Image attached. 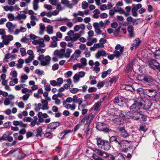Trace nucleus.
Wrapping results in <instances>:
<instances>
[{
  "instance_id": "1",
  "label": "nucleus",
  "mask_w": 160,
  "mask_h": 160,
  "mask_svg": "<svg viewBox=\"0 0 160 160\" xmlns=\"http://www.w3.org/2000/svg\"><path fill=\"white\" fill-rule=\"evenodd\" d=\"M144 101L142 98L135 101L134 103L130 107V109L131 113L139 111L140 109L144 102Z\"/></svg>"
},
{
  "instance_id": "2",
  "label": "nucleus",
  "mask_w": 160,
  "mask_h": 160,
  "mask_svg": "<svg viewBox=\"0 0 160 160\" xmlns=\"http://www.w3.org/2000/svg\"><path fill=\"white\" fill-rule=\"evenodd\" d=\"M38 59L40 62V65L42 66H48L50 64L51 58L47 55L44 57L43 55H40L38 57Z\"/></svg>"
},
{
  "instance_id": "3",
  "label": "nucleus",
  "mask_w": 160,
  "mask_h": 160,
  "mask_svg": "<svg viewBox=\"0 0 160 160\" xmlns=\"http://www.w3.org/2000/svg\"><path fill=\"white\" fill-rule=\"evenodd\" d=\"M41 102L42 104L39 103L36 106L34 109L35 111L38 112L40 109L43 110H48L49 109V107L48 106V102L47 101V100L43 99L42 100Z\"/></svg>"
},
{
  "instance_id": "4",
  "label": "nucleus",
  "mask_w": 160,
  "mask_h": 160,
  "mask_svg": "<svg viewBox=\"0 0 160 160\" xmlns=\"http://www.w3.org/2000/svg\"><path fill=\"white\" fill-rule=\"evenodd\" d=\"M130 141L128 140H121L118 148L122 151L127 152L128 149L130 148Z\"/></svg>"
},
{
  "instance_id": "5",
  "label": "nucleus",
  "mask_w": 160,
  "mask_h": 160,
  "mask_svg": "<svg viewBox=\"0 0 160 160\" xmlns=\"http://www.w3.org/2000/svg\"><path fill=\"white\" fill-rule=\"evenodd\" d=\"M130 117L137 120L141 119L145 120V116L142 114V112H139V111L131 113Z\"/></svg>"
},
{
  "instance_id": "6",
  "label": "nucleus",
  "mask_w": 160,
  "mask_h": 160,
  "mask_svg": "<svg viewBox=\"0 0 160 160\" xmlns=\"http://www.w3.org/2000/svg\"><path fill=\"white\" fill-rule=\"evenodd\" d=\"M117 129L121 137L126 138L129 136V134L125 130L124 127H118Z\"/></svg>"
},
{
  "instance_id": "7",
  "label": "nucleus",
  "mask_w": 160,
  "mask_h": 160,
  "mask_svg": "<svg viewBox=\"0 0 160 160\" xmlns=\"http://www.w3.org/2000/svg\"><path fill=\"white\" fill-rule=\"evenodd\" d=\"M144 94L148 96L150 98H155L157 95L156 91L153 89H146Z\"/></svg>"
},
{
  "instance_id": "8",
  "label": "nucleus",
  "mask_w": 160,
  "mask_h": 160,
  "mask_svg": "<svg viewBox=\"0 0 160 160\" xmlns=\"http://www.w3.org/2000/svg\"><path fill=\"white\" fill-rule=\"evenodd\" d=\"M149 67L154 69H157L160 71V65L155 60H151L149 62Z\"/></svg>"
},
{
  "instance_id": "9",
  "label": "nucleus",
  "mask_w": 160,
  "mask_h": 160,
  "mask_svg": "<svg viewBox=\"0 0 160 160\" xmlns=\"http://www.w3.org/2000/svg\"><path fill=\"white\" fill-rule=\"evenodd\" d=\"M110 160H125L124 156L121 153H114V155L111 154Z\"/></svg>"
},
{
  "instance_id": "10",
  "label": "nucleus",
  "mask_w": 160,
  "mask_h": 160,
  "mask_svg": "<svg viewBox=\"0 0 160 160\" xmlns=\"http://www.w3.org/2000/svg\"><path fill=\"white\" fill-rule=\"evenodd\" d=\"M1 39L2 40V42L4 45H8L10 41L13 40V37L12 35H3L2 36Z\"/></svg>"
},
{
  "instance_id": "11",
  "label": "nucleus",
  "mask_w": 160,
  "mask_h": 160,
  "mask_svg": "<svg viewBox=\"0 0 160 160\" xmlns=\"http://www.w3.org/2000/svg\"><path fill=\"white\" fill-rule=\"evenodd\" d=\"M119 110L117 108L110 109L108 112V114L111 117H118Z\"/></svg>"
},
{
  "instance_id": "12",
  "label": "nucleus",
  "mask_w": 160,
  "mask_h": 160,
  "mask_svg": "<svg viewBox=\"0 0 160 160\" xmlns=\"http://www.w3.org/2000/svg\"><path fill=\"white\" fill-rule=\"evenodd\" d=\"M131 115V112H127L125 111H121L120 112H119L118 116L120 117L124 118L126 119H129L130 116Z\"/></svg>"
},
{
  "instance_id": "13",
  "label": "nucleus",
  "mask_w": 160,
  "mask_h": 160,
  "mask_svg": "<svg viewBox=\"0 0 160 160\" xmlns=\"http://www.w3.org/2000/svg\"><path fill=\"white\" fill-rule=\"evenodd\" d=\"M73 132L72 130H68L64 131L63 132H61L59 133L58 135V137L59 138L62 140L65 138L66 135L69 133H72Z\"/></svg>"
},
{
  "instance_id": "14",
  "label": "nucleus",
  "mask_w": 160,
  "mask_h": 160,
  "mask_svg": "<svg viewBox=\"0 0 160 160\" xmlns=\"http://www.w3.org/2000/svg\"><path fill=\"white\" fill-rule=\"evenodd\" d=\"M65 52V50L64 49H62L60 50H57L54 51V54L62 58L64 57Z\"/></svg>"
},
{
  "instance_id": "15",
  "label": "nucleus",
  "mask_w": 160,
  "mask_h": 160,
  "mask_svg": "<svg viewBox=\"0 0 160 160\" xmlns=\"http://www.w3.org/2000/svg\"><path fill=\"white\" fill-rule=\"evenodd\" d=\"M17 14L18 15L16 16V18L18 20L25 19L27 17L25 15L26 12L24 11L18 12H17Z\"/></svg>"
},
{
  "instance_id": "16",
  "label": "nucleus",
  "mask_w": 160,
  "mask_h": 160,
  "mask_svg": "<svg viewBox=\"0 0 160 160\" xmlns=\"http://www.w3.org/2000/svg\"><path fill=\"white\" fill-rule=\"evenodd\" d=\"M102 101L101 100H100L99 101L95 103L93 106L91 108L90 111H97L99 109V108L101 105Z\"/></svg>"
},
{
  "instance_id": "17",
  "label": "nucleus",
  "mask_w": 160,
  "mask_h": 160,
  "mask_svg": "<svg viewBox=\"0 0 160 160\" xmlns=\"http://www.w3.org/2000/svg\"><path fill=\"white\" fill-rule=\"evenodd\" d=\"M141 80L143 82L148 83H152L153 82V78L150 76H145Z\"/></svg>"
},
{
  "instance_id": "18",
  "label": "nucleus",
  "mask_w": 160,
  "mask_h": 160,
  "mask_svg": "<svg viewBox=\"0 0 160 160\" xmlns=\"http://www.w3.org/2000/svg\"><path fill=\"white\" fill-rule=\"evenodd\" d=\"M113 102L114 104H118L119 106H122L125 103V102L123 101L121 98H120L118 97H116L113 100Z\"/></svg>"
},
{
  "instance_id": "19",
  "label": "nucleus",
  "mask_w": 160,
  "mask_h": 160,
  "mask_svg": "<svg viewBox=\"0 0 160 160\" xmlns=\"http://www.w3.org/2000/svg\"><path fill=\"white\" fill-rule=\"evenodd\" d=\"M107 53L105 51L102 49H100L95 54V57L99 59L101 56H106Z\"/></svg>"
},
{
  "instance_id": "20",
  "label": "nucleus",
  "mask_w": 160,
  "mask_h": 160,
  "mask_svg": "<svg viewBox=\"0 0 160 160\" xmlns=\"http://www.w3.org/2000/svg\"><path fill=\"white\" fill-rule=\"evenodd\" d=\"M103 123H98L97 125L96 128L100 131H103L106 132H108L109 131V129L108 128H103Z\"/></svg>"
},
{
  "instance_id": "21",
  "label": "nucleus",
  "mask_w": 160,
  "mask_h": 160,
  "mask_svg": "<svg viewBox=\"0 0 160 160\" xmlns=\"http://www.w3.org/2000/svg\"><path fill=\"white\" fill-rule=\"evenodd\" d=\"M127 30L129 33V36L131 38H134L135 36V34L134 33V28L133 26L129 25L128 27Z\"/></svg>"
},
{
  "instance_id": "22",
  "label": "nucleus",
  "mask_w": 160,
  "mask_h": 160,
  "mask_svg": "<svg viewBox=\"0 0 160 160\" xmlns=\"http://www.w3.org/2000/svg\"><path fill=\"white\" fill-rule=\"evenodd\" d=\"M111 148L110 143L108 141L105 140L103 142L102 148L105 151L108 150Z\"/></svg>"
},
{
  "instance_id": "23",
  "label": "nucleus",
  "mask_w": 160,
  "mask_h": 160,
  "mask_svg": "<svg viewBox=\"0 0 160 160\" xmlns=\"http://www.w3.org/2000/svg\"><path fill=\"white\" fill-rule=\"evenodd\" d=\"M81 53V51L80 50L78 49L76 50L71 56V59L74 58V60H77V58L80 57Z\"/></svg>"
},
{
  "instance_id": "24",
  "label": "nucleus",
  "mask_w": 160,
  "mask_h": 160,
  "mask_svg": "<svg viewBox=\"0 0 160 160\" xmlns=\"http://www.w3.org/2000/svg\"><path fill=\"white\" fill-rule=\"evenodd\" d=\"M60 123L58 122H53L48 125V128L51 129H55L57 127L59 126Z\"/></svg>"
},
{
  "instance_id": "25",
  "label": "nucleus",
  "mask_w": 160,
  "mask_h": 160,
  "mask_svg": "<svg viewBox=\"0 0 160 160\" xmlns=\"http://www.w3.org/2000/svg\"><path fill=\"white\" fill-rule=\"evenodd\" d=\"M6 26L8 28V32L9 33L13 32L14 27L11 22H8L6 24Z\"/></svg>"
},
{
  "instance_id": "26",
  "label": "nucleus",
  "mask_w": 160,
  "mask_h": 160,
  "mask_svg": "<svg viewBox=\"0 0 160 160\" xmlns=\"http://www.w3.org/2000/svg\"><path fill=\"white\" fill-rule=\"evenodd\" d=\"M124 50V47H122L119 51L118 50H115L113 52V54L116 58H118L122 54Z\"/></svg>"
},
{
  "instance_id": "27",
  "label": "nucleus",
  "mask_w": 160,
  "mask_h": 160,
  "mask_svg": "<svg viewBox=\"0 0 160 160\" xmlns=\"http://www.w3.org/2000/svg\"><path fill=\"white\" fill-rule=\"evenodd\" d=\"M80 36V35L78 33L73 34L72 37L71 36V41L72 42H75L79 39Z\"/></svg>"
},
{
  "instance_id": "28",
  "label": "nucleus",
  "mask_w": 160,
  "mask_h": 160,
  "mask_svg": "<svg viewBox=\"0 0 160 160\" xmlns=\"http://www.w3.org/2000/svg\"><path fill=\"white\" fill-rule=\"evenodd\" d=\"M88 119L87 116H86L81 120V122L82 123L85 124V125H87L88 126L91 123L89 122V121H88Z\"/></svg>"
},
{
  "instance_id": "29",
  "label": "nucleus",
  "mask_w": 160,
  "mask_h": 160,
  "mask_svg": "<svg viewBox=\"0 0 160 160\" xmlns=\"http://www.w3.org/2000/svg\"><path fill=\"white\" fill-rule=\"evenodd\" d=\"M3 8L6 11H10L11 12H12L15 10V8L12 6H6L3 7Z\"/></svg>"
},
{
  "instance_id": "30",
  "label": "nucleus",
  "mask_w": 160,
  "mask_h": 160,
  "mask_svg": "<svg viewBox=\"0 0 160 160\" xmlns=\"http://www.w3.org/2000/svg\"><path fill=\"white\" fill-rule=\"evenodd\" d=\"M96 139L98 146L102 148L103 142H104L105 140H102L100 138H97Z\"/></svg>"
},
{
  "instance_id": "31",
  "label": "nucleus",
  "mask_w": 160,
  "mask_h": 160,
  "mask_svg": "<svg viewBox=\"0 0 160 160\" xmlns=\"http://www.w3.org/2000/svg\"><path fill=\"white\" fill-rule=\"evenodd\" d=\"M18 63L16 64L17 68H21L24 62V60L20 58L18 60Z\"/></svg>"
},
{
  "instance_id": "32",
  "label": "nucleus",
  "mask_w": 160,
  "mask_h": 160,
  "mask_svg": "<svg viewBox=\"0 0 160 160\" xmlns=\"http://www.w3.org/2000/svg\"><path fill=\"white\" fill-rule=\"evenodd\" d=\"M65 107L66 109H70L72 111L74 110L76 108V105L74 104L72 105L70 104H67L65 105Z\"/></svg>"
},
{
  "instance_id": "33",
  "label": "nucleus",
  "mask_w": 160,
  "mask_h": 160,
  "mask_svg": "<svg viewBox=\"0 0 160 160\" xmlns=\"http://www.w3.org/2000/svg\"><path fill=\"white\" fill-rule=\"evenodd\" d=\"M94 95H95V94L93 93L90 94H87L84 96V99L86 100H91L92 99Z\"/></svg>"
},
{
  "instance_id": "34",
  "label": "nucleus",
  "mask_w": 160,
  "mask_h": 160,
  "mask_svg": "<svg viewBox=\"0 0 160 160\" xmlns=\"http://www.w3.org/2000/svg\"><path fill=\"white\" fill-rule=\"evenodd\" d=\"M10 79L12 80L9 82V85L11 86H14L15 84H17L18 83V81L17 78H15L14 79L13 78H11Z\"/></svg>"
},
{
  "instance_id": "35",
  "label": "nucleus",
  "mask_w": 160,
  "mask_h": 160,
  "mask_svg": "<svg viewBox=\"0 0 160 160\" xmlns=\"http://www.w3.org/2000/svg\"><path fill=\"white\" fill-rule=\"evenodd\" d=\"M47 33L49 34H51L53 33V27L51 25H48L47 27Z\"/></svg>"
},
{
  "instance_id": "36",
  "label": "nucleus",
  "mask_w": 160,
  "mask_h": 160,
  "mask_svg": "<svg viewBox=\"0 0 160 160\" xmlns=\"http://www.w3.org/2000/svg\"><path fill=\"white\" fill-rule=\"evenodd\" d=\"M12 132L10 131L6 132L2 136L4 139V140L6 141L8 136L12 135Z\"/></svg>"
},
{
  "instance_id": "37",
  "label": "nucleus",
  "mask_w": 160,
  "mask_h": 160,
  "mask_svg": "<svg viewBox=\"0 0 160 160\" xmlns=\"http://www.w3.org/2000/svg\"><path fill=\"white\" fill-rule=\"evenodd\" d=\"M37 133L36 134V137L39 136L41 137L42 136V129L41 127H39L37 130Z\"/></svg>"
},
{
  "instance_id": "38",
  "label": "nucleus",
  "mask_w": 160,
  "mask_h": 160,
  "mask_svg": "<svg viewBox=\"0 0 160 160\" xmlns=\"http://www.w3.org/2000/svg\"><path fill=\"white\" fill-rule=\"evenodd\" d=\"M72 50L71 49L67 48L66 49V52H65L64 57L66 58H68L69 57L70 53L72 52Z\"/></svg>"
},
{
  "instance_id": "39",
  "label": "nucleus",
  "mask_w": 160,
  "mask_h": 160,
  "mask_svg": "<svg viewBox=\"0 0 160 160\" xmlns=\"http://www.w3.org/2000/svg\"><path fill=\"white\" fill-rule=\"evenodd\" d=\"M39 26L40 30L39 33L41 34H43V32L45 30V25L44 24L42 23H40L39 24Z\"/></svg>"
},
{
  "instance_id": "40",
  "label": "nucleus",
  "mask_w": 160,
  "mask_h": 160,
  "mask_svg": "<svg viewBox=\"0 0 160 160\" xmlns=\"http://www.w3.org/2000/svg\"><path fill=\"white\" fill-rule=\"evenodd\" d=\"M38 39V44L39 45V46L41 47H44L45 46V44L44 42V40L43 38L40 39L39 38Z\"/></svg>"
},
{
  "instance_id": "41",
  "label": "nucleus",
  "mask_w": 160,
  "mask_h": 160,
  "mask_svg": "<svg viewBox=\"0 0 160 160\" xmlns=\"http://www.w3.org/2000/svg\"><path fill=\"white\" fill-rule=\"evenodd\" d=\"M95 117V115H94L92 113H90L88 116H87V118H88V120L89 121V122L91 123L92 121L94 118Z\"/></svg>"
},
{
  "instance_id": "42",
  "label": "nucleus",
  "mask_w": 160,
  "mask_h": 160,
  "mask_svg": "<svg viewBox=\"0 0 160 160\" xmlns=\"http://www.w3.org/2000/svg\"><path fill=\"white\" fill-rule=\"evenodd\" d=\"M38 116L39 119L40 118H41L42 116L44 118H46L48 117V115L47 113H42V112H39L38 113Z\"/></svg>"
},
{
  "instance_id": "43",
  "label": "nucleus",
  "mask_w": 160,
  "mask_h": 160,
  "mask_svg": "<svg viewBox=\"0 0 160 160\" xmlns=\"http://www.w3.org/2000/svg\"><path fill=\"white\" fill-rule=\"evenodd\" d=\"M9 104H10L12 106L13 105V103L11 102L10 100L6 98L4 101V104L5 106H8Z\"/></svg>"
},
{
  "instance_id": "44",
  "label": "nucleus",
  "mask_w": 160,
  "mask_h": 160,
  "mask_svg": "<svg viewBox=\"0 0 160 160\" xmlns=\"http://www.w3.org/2000/svg\"><path fill=\"white\" fill-rule=\"evenodd\" d=\"M34 58V56L33 55L30 56L28 58L26 59L25 60V62L26 63H30Z\"/></svg>"
},
{
  "instance_id": "45",
  "label": "nucleus",
  "mask_w": 160,
  "mask_h": 160,
  "mask_svg": "<svg viewBox=\"0 0 160 160\" xmlns=\"http://www.w3.org/2000/svg\"><path fill=\"white\" fill-rule=\"evenodd\" d=\"M36 48L37 50V52L39 53V54H42L45 51V50L44 49L41 48V47L40 46H37L36 47Z\"/></svg>"
},
{
  "instance_id": "46",
  "label": "nucleus",
  "mask_w": 160,
  "mask_h": 160,
  "mask_svg": "<svg viewBox=\"0 0 160 160\" xmlns=\"http://www.w3.org/2000/svg\"><path fill=\"white\" fill-rule=\"evenodd\" d=\"M132 65L128 64L127 65L126 69L125 71L127 73H128L132 71Z\"/></svg>"
},
{
  "instance_id": "47",
  "label": "nucleus",
  "mask_w": 160,
  "mask_h": 160,
  "mask_svg": "<svg viewBox=\"0 0 160 160\" xmlns=\"http://www.w3.org/2000/svg\"><path fill=\"white\" fill-rule=\"evenodd\" d=\"M145 89H143L142 88H139L137 89L136 91L140 95L142 94H144Z\"/></svg>"
},
{
  "instance_id": "48",
  "label": "nucleus",
  "mask_w": 160,
  "mask_h": 160,
  "mask_svg": "<svg viewBox=\"0 0 160 160\" xmlns=\"http://www.w3.org/2000/svg\"><path fill=\"white\" fill-rule=\"evenodd\" d=\"M114 142L116 146L118 148L121 142V141L119 139V138L117 137Z\"/></svg>"
},
{
  "instance_id": "49",
  "label": "nucleus",
  "mask_w": 160,
  "mask_h": 160,
  "mask_svg": "<svg viewBox=\"0 0 160 160\" xmlns=\"http://www.w3.org/2000/svg\"><path fill=\"white\" fill-rule=\"evenodd\" d=\"M80 62L82 65L85 67L87 65V60L85 58H82L80 59Z\"/></svg>"
},
{
  "instance_id": "50",
  "label": "nucleus",
  "mask_w": 160,
  "mask_h": 160,
  "mask_svg": "<svg viewBox=\"0 0 160 160\" xmlns=\"http://www.w3.org/2000/svg\"><path fill=\"white\" fill-rule=\"evenodd\" d=\"M88 6V3L86 1H83L82 3V9H87Z\"/></svg>"
},
{
  "instance_id": "51",
  "label": "nucleus",
  "mask_w": 160,
  "mask_h": 160,
  "mask_svg": "<svg viewBox=\"0 0 160 160\" xmlns=\"http://www.w3.org/2000/svg\"><path fill=\"white\" fill-rule=\"evenodd\" d=\"M28 79V76L27 75H24L22 76L21 77V80L22 83H24L26 80Z\"/></svg>"
},
{
  "instance_id": "52",
  "label": "nucleus",
  "mask_w": 160,
  "mask_h": 160,
  "mask_svg": "<svg viewBox=\"0 0 160 160\" xmlns=\"http://www.w3.org/2000/svg\"><path fill=\"white\" fill-rule=\"evenodd\" d=\"M117 79L118 78L116 77H115L112 78L109 77L108 78V82H111V83L112 84L113 83V82H116Z\"/></svg>"
},
{
  "instance_id": "53",
  "label": "nucleus",
  "mask_w": 160,
  "mask_h": 160,
  "mask_svg": "<svg viewBox=\"0 0 160 160\" xmlns=\"http://www.w3.org/2000/svg\"><path fill=\"white\" fill-rule=\"evenodd\" d=\"M57 86H60L63 83V79L61 78H59L57 79Z\"/></svg>"
},
{
  "instance_id": "54",
  "label": "nucleus",
  "mask_w": 160,
  "mask_h": 160,
  "mask_svg": "<svg viewBox=\"0 0 160 160\" xmlns=\"http://www.w3.org/2000/svg\"><path fill=\"white\" fill-rule=\"evenodd\" d=\"M7 17L9 19V21H13L14 19V15L12 13H8L7 15Z\"/></svg>"
},
{
  "instance_id": "55",
  "label": "nucleus",
  "mask_w": 160,
  "mask_h": 160,
  "mask_svg": "<svg viewBox=\"0 0 160 160\" xmlns=\"http://www.w3.org/2000/svg\"><path fill=\"white\" fill-rule=\"evenodd\" d=\"M20 51L21 53V55L23 57L26 55V50L24 48H21Z\"/></svg>"
},
{
  "instance_id": "56",
  "label": "nucleus",
  "mask_w": 160,
  "mask_h": 160,
  "mask_svg": "<svg viewBox=\"0 0 160 160\" xmlns=\"http://www.w3.org/2000/svg\"><path fill=\"white\" fill-rule=\"evenodd\" d=\"M80 77L77 74H76L73 77L74 82H78L79 80Z\"/></svg>"
},
{
  "instance_id": "57",
  "label": "nucleus",
  "mask_w": 160,
  "mask_h": 160,
  "mask_svg": "<svg viewBox=\"0 0 160 160\" xmlns=\"http://www.w3.org/2000/svg\"><path fill=\"white\" fill-rule=\"evenodd\" d=\"M135 43L136 44H135V48H137L140 45L141 41L138 38H137L135 39Z\"/></svg>"
},
{
  "instance_id": "58",
  "label": "nucleus",
  "mask_w": 160,
  "mask_h": 160,
  "mask_svg": "<svg viewBox=\"0 0 160 160\" xmlns=\"http://www.w3.org/2000/svg\"><path fill=\"white\" fill-rule=\"evenodd\" d=\"M72 15L74 18L72 19V21L74 23H76L78 22V21L76 13H73Z\"/></svg>"
},
{
  "instance_id": "59",
  "label": "nucleus",
  "mask_w": 160,
  "mask_h": 160,
  "mask_svg": "<svg viewBox=\"0 0 160 160\" xmlns=\"http://www.w3.org/2000/svg\"><path fill=\"white\" fill-rule=\"evenodd\" d=\"M72 74V72L71 71H69L66 72L64 75L66 78H68L70 77Z\"/></svg>"
},
{
  "instance_id": "60",
  "label": "nucleus",
  "mask_w": 160,
  "mask_h": 160,
  "mask_svg": "<svg viewBox=\"0 0 160 160\" xmlns=\"http://www.w3.org/2000/svg\"><path fill=\"white\" fill-rule=\"evenodd\" d=\"M44 87L45 88V90L47 92H48L51 90V89L50 87V86L48 83L46 84L45 85H44Z\"/></svg>"
},
{
  "instance_id": "61",
  "label": "nucleus",
  "mask_w": 160,
  "mask_h": 160,
  "mask_svg": "<svg viewBox=\"0 0 160 160\" xmlns=\"http://www.w3.org/2000/svg\"><path fill=\"white\" fill-rule=\"evenodd\" d=\"M112 121L116 124H118L120 123L121 119L119 118H115L112 119Z\"/></svg>"
},
{
  "instance_id": "62",
  "label": "nucleus",
  "mask_w": 160,
  "mask_h": 160,
  "mask_svg": "<svg viewBox=\"0 0 160 160\" xmlns=\"http://www.w3.org/2000/svg\"><path fill=\"white\" fill-rule=\"evenodd\" d=\"M44 72L43 71H41L39 69H37L35 70V73L40 76H42Z\"/></svg>"
},
{
  "instance_id": "63",
  "label": "nucleus",
  "mask_w": 160,
  "mask_h": 160,
  "mask_svg": "<svg viewBox=\"0 0 160 160\" xmlns=\"http://www.w3.org/2000/svg\"><path fill=\"white\" fill-rule=\"evenodd\" d=\"M104 85V83L103 82H99L97 85V87L98 89L101 88Z\"/></svg>"
},
{
  "instance_id": "64",
  "label": "nucleus",
  "mask_w": 160,
  "mask_h": 160,
  "mask_svg": "<svg viewBox=\"0 0 160 160\" xmlns=\"http://www.w3.org/2000/svg\"><path fill=\"white\" fill-rule=\"evenodd\" d=\"M32 120V118L30 117H26L23 118V120L24 122H31Z\"/></svg>"
}]
</instances>
